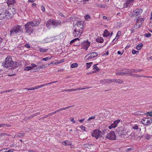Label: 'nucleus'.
Masks as SVG:
<instances>
[{
    "label": "nucleus",
    "mask_w": 152,
    "mask_h": 152,
    "mask_svg": "<svg viewBox=\"0 0 152 152\" xmlns=\"http://www.w3.org/2000/svg\"><path fill=\"white\" fill-rule=\"evenodd\" d=\"M7 4L8 5L14 4L15 1V0H7Z\"/></svg>",
    "instance_id": "nucleus-23"
},
{
    "label": "nucleus",
    "mask_w": 152,
    "mask_h": 152,
    "mask_svg": "<svg viewBox=\"0 0 152 152\" xmlns=\"http://www.w3.org/2000/svg\"><path fill=\"white\" fill-rule=\"evenodd\" d=\"M79 40V38H75L73 40H71L70 42V44H72L75 41H76L77 40Z\"/></svg>",
    "instance_id": "nucleus-40"
},
{
    "label": "nucleus",
    "mask_w": 152,
    "mask_h": 152,
    "mask_svg": "<svg viewBox=\"0 0 152 152\" xmlns=\"http://www.w3.org/2000/svg\"><path fill=\"white\" fill-rule=\"evenodd\" d=\"M132 0H127L125 4H124V7H129L131 4V2Z\"/></svg>",
    "instance_id": "nucleus-20"
},
{
    "label": "nucleus",
    "mask_w": 152,
    "mask_h": 152,
    "mask_svg": "<svg viewBox=\"0 0 152 152\" xmlns=\"http://www.w3.org/2000/svg\"><path fill=\"white\" fill-rule=\"evenodd\" d=\"M41 9L42 10V11L44 12L45 11V7H43V6H42L41 7Z\"/></svg>",
    "instance_id": "nucleus-61"
},
{
    "label": "nucleus",
    "mask_w": 152,
    "mask_h": 152,
    "mask_svg": "<svg viewBox=\"0 0 152 152\" xmlns=\"http://www.w3.org/2000/svg\"><path fill=\"white\" fill-rule=\"evenodd\" d=\"M121 32L120 31H118L117 34H116V38L118 37V38L121 36Z\"/></svg>",
    "instance_id": "nucleus-43"
},
{
    "label": "nucleus",
    "mask_w": 152,
    "mask_h": 152,
    "mask_svg": "<svg viewBox=\"0 0 152 152\" xmlns=\"http://www.w3.org/2000/svg\"><path fill=\"white\" fill-rule=\"evenodd\" d=\"M64 59H62L60 60L59 62L58 63V64H60L64 62Z\"/></svg>",
    "instance_id": "nucleus-60"
},
{
    "label": "nucleus",
    "mask_w": 152,
    "mask_h": 152,
    "mask_svg": "<svg viewBox=\"0 0 152 152\" xmlns=\"http://www.w3.org/2000/svg\"><path fill=\"white\" fill-rule=\"evenodd\" d=\"M31 65L32 66L31 67H32V69L37 66L34 64H31Z\"/></svg>",
    "instance_id": "nucleus-53"
},
{
    "label": "nucleus",
    "mask_w": 152,
    "mask_h": 152,
    "mask_svg": "<svg viewBox=\"0 0 152 152\" xmlns=\"http://www.w3.org/2000/svg\"><path fill=\"white\" fill-rule=\"evenodd\" d=\"M98 53L96 52H93L88 53L86 56L85 59L86 60L98 56Z\"/></svg>",
    "instance_id": "nucleus-7"
},
{
    "label": "nucleus",
    "mask_w": 152,
    "mask_h": 152,
    "mask_svg": "<svg viewBox=\"0 0 152 152\" xmlns=\"http://www.w3.org/2000/svg\"><path fill=\"white\" fill-rule=\"evenodd\" d=\"M85 89L84 88V87L83 88H79L76 89V91H78V90H82Z\"/></svg>",
    "instance_id": "nucleus-57"
},
{
    "label": "nucleus",
    "mask_w": 152,
    "mask_h": 152,
    "mask_svg": "<svg viewBox=\"0 0 152 152\" xmlns=\"http://www.w3.org/2000/svg\"><path fill=\"white\" fill-rule=\"evenodd\" d=\"M13 65V62L12 61L11 57L8 56L5 59V64L4 66V67L8 68L11 66Z\"/></svg>",
    "instance_id": "nucleus-4"
},
{
    "label": "nucleus",
    "mask_w": 152,
    "mask_h": 152,
    "mask_svg": "<svg viewBox=\"0 0 152 152\" xmlns=\"http://www.w3.org/2000/svg\"><path fill=\"white\" fill-rule=\"evenodd\" d=\"M62 144L64 145H71L70 142L68 141H65L64 142H63Z\"/></svg>",
    "instance_id": "nucleus-29"
},
{
    "label": "nucleus",
    "mask_w": 152,
    "mask_h": 152,
    "mask_svg": "<svg viewBox=\"0 0 152 152\" xmlns=\"http://www.w3.org/2000/svg\"><path fill=\"white\" fill-rule=\"evenodd\" d=\"M25 47H26L28 48H30V46L28 44H26L25 45Z\"/></svg>",
    "instance_id": "nucleus-64"
},
{
    "label": "nucleus",
    "mask_w": 152,
    "mask_h": 152,
    "mask_svg": "<svg viewBox=\"0 0 152 152\" xmlns=\"http://www.w3.org/2000/svg\"><path fill=\"white\" fill-rule=\"evenodd\" d=\"M12 15L11 14L6 10H0V20H2L6 18H11Z\"/></svg>",
    "instance_id": "nucleus-2"
},
{
    "label": "nucleus",
    "mask_w": 152,
    "mask_h": 152,
    "mask_svg": "<svg viewBox=\"0 0 152 152\" xmlns=\"http://www.w3.org/2000/svg\"><path fill=\"white\" fill-rule=\"evenodd\" d=\"M112 82H115L121 84L124 83V81L120 79H113L112 80Z\"/></svg>",
    "instance_id": "nucleus-18"
},
{
    "label": "nucleus",
    "mask_w": 152,
    "mask_h": 152,
    "mask_svg": "<svg viewBox=\"0 0 152 152\" xmlns=\"http://www.w3.org/2000/svg\"><path fill=\"white\" fill-rule=\"evenodd\" d=\"M120 122V120L118 119L115 121L113 124H112L110 126H108V128L109 129H111L113 128H115L117 126L118 124Z\"/></svg>",
    "instance_id": "nucleus-11"
},
{
    "label": "nucleus",
    "mask_w": 152,
    "mask_h": 152,
    "mask_svg": "<svg viewBox=\"0 0 152 152\" xmlns=\"http://www.w3.org/2000/svg\"><path fill=\"white\" fill-rule=\"evenodd\" d=\"M78 65V64L76 63H73L71 65V67L72 68H74L77 67Z\"/></svg>",
    "instance_id": "nucleus-34"
},
{
    "label": "nucleus",
    "mask_w": 152,
    "mask_h": 152,
    "mask_svg": "<svg viewBox=\"0 0 152 152\" xmlns=\"http://www.w3.org/2000/svg\"><path fill=\"white\" fill-rule=\"evenodd\" d=\"M143 45L142 44L140 43L138 44L136 47V49L138 50H140L142 46Z\"/></svg>",
    "instance_id": "nucleus-32"
},
{
    "label": "nucleus",
    "mask_w": 152,
    "mask_h": 152,
    "mask_svg": "<svg viewBox=\"0 0 152 152\" xmlns=\"http://www.w3.org/2000/svg\"><path fill=\"white\" fill-rule=\"evenodd\" d=\"M116 38L115 37L114 39L112 41L111 43L112 45H114L115 43V42L118 39V38H117L116 39Z\"/></svg>",
    "instance_id": "nucleus-47"
},
{
    "label": "nucleus",
    "mask_w": 152,
    "mask_h": 152,
    "mask_svg": "<svg viewBox=\"0 0 152 152\" xmlns=\"http://www.w3.org/2000/svg\"><path fill=\"white\" fill-rule=\"evenodd\" d=\"M95 118V116H94L93 117H91L88 119V121H89L92 119H94Z\"/></svg>",
    "instance_id": "nucleus-56"
},
{
    "label": "nucleus",
    "mask_w": 152,
    "mask_h": 152,
    "mask_svg": "<svg viewBox=\"0 0 152 152\" xmlns=\"http://www.w3.org/2000/svg\"><path fill=\"white\" fill-rule=\"evenodd\" d=\"M64 91L71 92L76 91V89H68L67 90H65Z\"/></svg>",
    "instance_id": "nucleus-37"
},
{
    "label": "nucleus",
    "mask_w": 152,
    "mask_h": 152,
    "mask_svg": "<svg viewBox=\"0 0 152 152\" xmlns=\"http://www.w3.org/2000/svg\"><path fill=\"white\" fill-rule=\"evenodd\" d=\"M90 44V42H88V41H86L84 42L83 44V46H85L87 47H89Z\"/></svg>",
    "instance_id": "nucleus-25"
},
{
    "label": "nucleus",
    "mask_w": 152,
    "mask_h": 152,
    "mask_svg": "<svg viewBox=\"0 0 152 152\" xmlns=\"http://www.w3.org/2000/svg\"><path fill=\"white\" fill-rule=\"evenodd\" d=\"M131 16L132 17H133L135 16H137L136 15H135V13H134V11L133 12H132V13H131Z\"/></svg>",
    "instance_id": "nucleus-50"
},
{
    "label": "nucleus",
    "mask_w": 152,
    "mask_h": 152,
    "mask_svg": "<svg viewBox=\"0 0 152 152\" xmlns=\"http://www.w3.org/2000/svg\"><path fill=\"white\" fill-rule=\"evenodd\" d=\"M53 20H50L47 21L46 22V26L47 27L50 29L51 27H53Z\"/></svg>",
    "instance_id": "nucleus-13"
},
{
    "label": "nucleus",
    "mask_w": 152,
    "mask_h": 152,
    "mask_svg": "<svg viewBox=\"0 0 152 152\" xmlns=\"http://www.w3.org/2000/svg\"><path fill=\"white\" fill-rule=\"evenodd\" d=\"M96 41L97 42L102 43L104 41V39L102 37H98L96 39Z\"/></svg>",
    "instance_id": "nucleus-19"
},
{
    "label": "nucleus",
    "mask_w": 152,
    "mask_h": 152,
    "mask_svg": "<svg viewBox=\"0 0 152 152\" xmlns=\"http://www.w3.org/2000/svg\"><path fill=\"white\" fill-rule=\"evenodd\" d=\"M143 71L142 69H130V70H128V72L129 74L130 75V74L132 73H136L140 72Z\"/></svg>",
    "instance_id": "nucleus-10"
},
{
    "label": "nucleus",
    "mask_w": 152,
    "mask_h": 152,
    "mask_svg": "<svg viewBox=\"0 0 152 152\" xmlns=\"http://www.w3.org/2000/svg\"><path fill=\"white\" fill-rule=\"evenodd\" d=\"M51 58V57H47L45 58H43L42 59V60L44 61H47V60L50 59Z\"/></svg>",
    "instance_id": "nucleus-42"
},
{
    "label": "nucleus",
    "mask_w": 152,
    "mask_h": 152,
    "mask_svg": "<svg viewBox=\"0 0 152 152\" xmlns=\"http://www.w3.org/2000/svg\"><path fill=\"white\" fill-rule=\"evenodd\" d=\"M100 133L101 131L98 129H96L93 131L91 135L93 137H94L97 139L100 136Z\"/></svg>",
    "instance_id": "nucleus-8"
},
{
    "label": "nucleus",
    "mask_w": 152,
    "mask_h": 152,
    "mask_svg": "<svg viewBox=\"0 0 152 152\" xmlns=\"http://www.w3.org/2000/svg\"><path fill=\"white\" fill-rule=\"evenodd\" d=\"M96 65L97 64H95L93 66V69L96 70V72H98L100 71V69L96 66Z\"/></svg>",
    "instance_id": "nucleus-28"
},
{
    "label": "nucleus",
    "mask_w": 152,
    "mask_h": 152,
    "mask_svg": "<svg viewBox=\"0 0 152 152\" xmlns=\"http://www.w3.org/2000/svg\"><path fill=\"white\" fill-rule=\"evenodd\" d=\"M93 63V62H89V63H87L86 64V69H88L89 68L91 65V64Z\"/></svg>",
    "instance_id": "nucleus-31"
},
{
    "label": "nucleus",
    "mask_w": 152,
    "mask_h": 152,
    "mask_svg": "<svg viewBox=\"0 0 152 152\" xmlns=\"http://www.w3.org/2000/svg\"><path fill=\"white\" fill-rule=\"evenodd\" d=\"M112 83V80L104 79L100 81V83L102 84H108Z\"/></svg>",
    "instance_id": "nucleus-14"
},
{
    "label": "nucleus",
    "mask_w": 152,
    "mask_h": 152,
    "mask_svg": "<svg viewBox=\"0 0 152 152\" xmlns=\"http://www.w3.org/2000/svg\"><path fill=\"white\" fill-rule=\"evenodd\" d=\"M110 33L107 29H105L103 34V36L105 37H107L110 35Z\"/></svg>",
    "instance_id": "nucleus-22"
},
{
    "label": "nucleus",
    "mask_w": 152,
    "mask_h": 152,
    "mask_svg": "<svg viewBox=\"0 0 152 152\" xmlns=\"http://www.w3.org/2000/svg\"><path fill=\"white\" fill-rule=\"evenodd\" d=\"M59 15L61 16L62 17H64V15H63V14L61 12H60L59 13Z\"/></svg>",
    "instance_id": "nucleus-62"
},
{
    "label": "nucleus",
    "mask_w": 152,
    "mask_h": 152,
    "mask_svg": "<svg viewBox=\"0 0 152 152\" xmlns=\"http://www.w3.org/2000/svg\"><path fill=\"white\" fill-rule=\"evenodd\" d=\"M80 128L82 130H83V131H86L85 130V127L84 126H82L80 127Z\"/></svg>",
    "instance_id": "nucleus-54"
},
{
    "label": "nucleus",
    "mask_w": 152,
    "mask_h": 152,
    "mask_svg": "<svg viewBox=\"0 0 152 152\" xmlns=\"http://www.w3.org/2000/svg\"><path fill=\"white\" fill-rule=\"evenodd\" d=\"M61 23V20H59L58 21L53 20V27L55 28L56 26L60 25Z\"/></svg>",
    "instance_id": "nucleus-15"
},
{
    "label": "nucleus",
    "mask_w": 152,
    "mask_h": 152,
    "mask_svg": "<svg viewBox=\"0 0 152 152\" xmlns=\"http://www.w3.org/2000/svg\"><path fill=\"white\" fill-rule=\"evenodd\" d=\"M151 34L149 33H146L144 35V36L145 37H151Z\"/></svg>",
    "instance_id": "nucleus-41"
},
{
    "label": "nucleus",
    "mask_w": 152,
    "mask_h": 152,
    "mask_svg": "<svg viewBox=\"0 0 152 152\" xmlns=\"http://www.w3.org/2000/svg\"><path fill=\"white\" fill-rule=\"evenodd\" d=\"M21 27L18 25H16L12 27L10 31V36H13L21 31Z\"/></svg>",
    "instance_id": "nucleus-3"
},
{
    "label": "nucleus",
    "mask_w": 152,
    "mask_h": 152,
    "mask_svg": "<svg viewBox=\"0 0 152 152\" xmlns=\"http://www.w3.org/2000/svg\"><path fill=\"white\" fill-rule=\"evenodd\" d=\"M48 85V84L47 83H46L45 84H42V85H41L40 86H39L38 87H39V88H41L42 87H43L45 86H47Z\"/></svg>",
    "instance_id": "nucleus-49"
},
{
    "label": "nucleus",
    "mask_w": 152,
    "mask_h": 152,
    "mask_svg": "<svg viewBox=\"0 0 152 152\" xmlns=\"http://www.w3.org/2000/svg\"><path fill=\"white\" fill-rule=\"evenodd\" d=\"M115 74L116 75L124 76L126 75L127 74H129V73L126 72H116L115 73Z\"/></svg>",
    "instance_id": "nucleus-21"
},
{
    "label": "nucleus",
    "mask_w": 152,
    "mask_h": 152,
    "mask_svg": "<svg viewBox=\"0 0 152 152\" xmlns=\"http://www.w3.org/2000/svg\"><path fill=\"white\" fill-rule=\"evenodd\" d=\"M49 116H50V115H49V114L48 115H46L45 116H44L43 117H42L41 118V119L45 118H46L48 117Z\"/></svg>",
    "instance_id": "nucleus-59"
},
{
    "label": "nucleus",
    "mask_w": 152,
    "mask_h": 152,
    "mask_svg": "<svg viewBox=\"0 0 152 152\" xmlns=\"http://www.w3.org/2000/svg\"><path fill=\"white\" fill-rule=\"evenodd\" d=\"M25 89H26L28 91V90H34L33 87H31V88H25Z\"/></svg>",
    "instance_id": "nucleus-55"
},
{
    "label": "nucleus",
    "mask_w": 152,
    "mask_h": 152,
    "mask_svg": "<svg viewBox=\"0 0 152 152\" xmlns=\"http://www.w3.org/2000/svg\"><path fill=\"white\" fill-rule=\"evenodd\" d=\"M134 150V149L132 148H128L126 150V151H132Z\"/></svg>",
    "instance_id": "nucleus-51"
},
{
    "label": "nucleus",
    "mask_w": 152,
    "mask_h": 152,
    "mask_svg": "<svg viewBox=\"0 0 152 152\" xmlns=\"http://www.w3.org/2000/svg\"><path fill=\"white\" fill-rule=\"evenodd\" d=\"M48 49H46L43 48H40L39 49V50L41 52L44 53L46 52L48 50Z\"/></svg>",
    "instance_id": "nucleus-26"
},
{
    "label": "nucleus",
    "mask_w": 152,
    "mask_h": 152,
    "mask_svg": "<svg viewBox=\"0 0 152 152\" xmlns=\"http://www.w3.org/2000/svg\"><path fill=\"white\" fill-rule=\"evenodd\" d=\"M132 52L133 54H136L137 52H139L138 51L135 50H132Z\"/></svg>",
    "instance_id": "nucleus-52"
},
{
    "label": "nucleus",
    "mask_w": 152,
    "mask_h": 152,
    "mask_svg": "<svg viewBox=\"0 0 152 152\" xmlns=\"http://www.w3.org/2000/svg\"><path fill=\"white\" fill-rule=\"evenodd\" d=\"M116 136L114 131H111L105 135V138L110 140H115Z\"/></svg>",
    "instance_id": "nucleus-5"
},
{
    "label": "nucleus",
    "mask_w": 152,
    "mask_h": 152,
    "mask_svg": "<svg viewBox=\"0 0 152 152\" xmlns=\"http://www.w3.org/2000/svg\"><path fill=\"white\" fill-rule=\"evenodd\" d=\"M39 23V22L37 20L28 22L25 25L26 32L29 34L33 33L34 30V26H38Z\"/></svg>",
    "instance_id": "nucleus-1"
},
{
    "label": "nucleus",
    "mask_w": 152,
    "mask_h": 152,
    "mask_svg": "<svg viewBox=\"0 0 152 152\" xmlns=\"http://www.w3.org/2000/svg\"><path fill=\"white\" fill-rule=\"evenodd\" d=\"M142 120L143 122L142 123L143 124H144L145 121H146V124H145L146 125H148L152 123V118H145Z\"/></svg>",
    "instance_id": "nucleus-12"
},
{
    "label": "nucleus",
    "mask_w": 152,
    "mask_h": 152,
    "mask_svg": "<svg viewBox=\"0 0 152 152\" xmlns=\"http://www.w3.org/2000/svg\"><path fill=\"white\" fill-rule=\"evenodd\" d=\"M9 135L7 133H1L0 134V137H3V136H8Z\"/></svg>",
    "instance_id": "nucleus-35"
},
{
    "label": "nucleus",
    "mask_w": 152,
    "mask_h": 152,
    "mask_svg": "<svg viewBox=\"0 0 152 152\" xmlns=\"http://www.w3.org/2000/svg\"><path fill=\"white\" fill-rule=\"evenodd\" d=\"M41 63L40 62H38L37 63V66H39V69H42L46 67L45 65V64H42V65H41Z\"/></svg>",
    "instance_id": "nucleus-24"
},
{
    "label": "nucleus",
    "mask_w": 152,
    "mask_h": 152,
    "mask_svg": "<svg viewBox=\"0 0 152 152\" xmlns=\"http://www.w3.org/2000/svg\"><path fill=\"white\" fill-rule=\"evenodd\" d=\"M20 65V63L16 62L14 63H13V66L12 67H13L14 69H15L17 67H18Z\"/></svg>",
    "instance_id": "nucleus-27"
},
{
    "label": "nucleus",
    "mask_w": 152,
    "mask_h": 152,
    "mask_svg": "<svg viewBox=\"0 0 152 152\" xmlns=\"http://www.w3.org/2000/svg\"><path fill=\"white\" fill-rule=\"evenodd\" d=\"M86 20H89L91 19V17L89 15H87L85 17Z\"/></svg>",
    "instance_id": "nucleus-33"
},
{
    "label": "nucleus",
    "mask_w": 152,
    "mask_h": 152,
    "mask_svg": "<svg viewBox=\"0 0 152 152\" xmlns=\"http://www.w3.org/2000/svg\"><path fill=\"white\" fill-rule=\"evenodd\" d=\"M142 12V10L141 9H138L134 10V12L135 15H138L140 14Z\"/></svg>",
    "instance_id": "nucleus-17"
},
{
    "label": "nucleus",
    "mask_w": 152,
    "mask_h": 152,
    "mask_svg": "<svg viewBox=\"0 0 152 152\" xmlns=\"http://www.w3.org/2000/svg\"><path fill=\"white\" fill-rule=\"evenodd\" d=\"M107 133V130L106 129L103 130L101 132L100 137H102L103 139L105 138V136L104 135Z\"/></svg>",
    "instance_id": "nucleus-16"
},
{
    "label": "nucleus",
    "mask_w": 152,
    "mask_h": 152,
    "mask_svg": "<svg viewBox=\"0 0 152 152\" xmlns=\"http://www.w3.org/2000/svg\"><path fill=\"white\" fill-rule=\"evenodd\" d=\"M7 149H3L0 150V152H7Z\"/></svg>",
    "instance_id": "nucleus-63"
},
{
    "label": "nucleus",
    "mask_w": 152,
    "mask_h": 152,
    "mask_svg": "<svg viewBox=\"0 0 152 152\" xmlns=\"http://www.w3.org/2000/svg\"><path fill=\"white\" fill-rule=\"evenodd\" d=\"M73 106H74L73 105V106H70L67 107H66L61 108V109H60L59 110H57V111H58V112H60V111H61V110H65L66 109L69 108L70 107H73Z\"/></svg>",
    "instance_id": "nucleus-30"
},
{
    "label": "nucleus",
    "mask_w": 152,
    "mask_h": 152,
    "mask_svg": "<svg viewBox=\"0 0 152 152\" xmlns=\"http://www.w3.org/2000/svg\"><path fill=\"white\" fill-rule=\"evenodd\" d=\"M88 47H87L85 46H83V48L84 49L86 50H87L88 49Z\"/></svg>",
    "instance_id": "nucleus-58"
},
{
    "label": "nucleus",
    "mask_w": 152,
    "mask_h": 152,
    "mask_svg": "<svg viewBox=\"0 0 152 152\" xmlns=\"http://www.w3.org/2000/svg\"><path fill=\"white\" fill-rule=\"evenodd\" d=\"M32 69L31 66H27L24 68V70L25 71H28L31 70Z\"/></svg>",
    "instance_id": "nucleus-36"
},
{
    "label": "nucleus",
    "mask_w": 152,
    "mask_h": 152,
    "mask_svg": "<svg viewBox=\"0 0 152 152\" xmlns=\"http://www.w3.org/2000/svg\"><path fill=\"white\" fill-rule=\"evenodd\" d=\"M24 134L23 133H19L17 134V137H22L24 136Z\"/></svg>",
    "instance_id": "nucleus-38"
},
{
    "label": "nucleus",
    "mask_w": 152,
    "mask_h": 152,
    "mask_svg": "<svg viewBox=\"0 0 152 152\" xmlns=\"http://www.w3.org/2000/svg\"><path fill=\"white\" fill-rule=\"evenodd\" d=\"M130 76H135V77L136 78H137L138 77H140L141 76L138 75H137L136 74H130Z\"/></svg>",
    "instance_id": "nucleus-45"
},
{
    "label": "nucleus",
    "mask_w": 152,
    "mask_h": 152,
    "mask_svg": "<svg viewBox=\"0 0 152 152\" xmlns=\"http://www.w3.org/2000/svg\"><path fill=\"white\" fill-rule=\"evenodd\" d=\"M83 32V29H80L79 28H76L74 30L73 32V35L75 37H78L80 36Z\"/></svg>",
    "instance_id": "nucleus-6"
},
{
    "label": "nucleus",
    "mask_w": 152,
    "mask_h": 152,
    "mask_svg": "<svg viewBox=\"0 0 152 152\" xmlns=\"http://www.w3.org/2000/svg\"><path fill=\"white\" fill-rule=\"evenodd\" d=\"M83 22L82 21H78L76 24L75 25L76 28H79L80 29H83Z\"/></svg>",
    "instance_id": "nucleus-9"
},
{
    "label": "nucleus",
    "mask_w": 152,
    "mask_h": 152,
    "mask_svg": "<svg viewBox=\"0 0 152 152\" xmlns=\"http://www.w3.org/2000/svg\"><path fill=\"white\" fill-rule=\"evenodd\" d=\"M96 6L100 8H104L105 7L104 6V5L99 4H96Z\"/></svg>",
    "instance_id": "nucleus-39"
},
{
    "label": "nucleus",
    "mask_w": 152,
    "mask_h": 152,
    "mask_svg": "<svg viewBox=\"0 0 152 152\" xmlns=\"http://www.w3.org/2000/svg\"><path fill=\"white\" fill-rule=\"evenodd\" d=\"M132 128L134 129H138V126L137 125H134L132 126Z\"/></svg>",
    "instance_id": "nucleus-44"
},
{
    "label": "nucleus",
    "mask_w": 152,
    "mask_h": 152,
    "mask_svg": "<svg viewBox=\"0 0 152 152\" xmlns=\"http://www.w3.org/2000/svg\"><path fill=\"white\" fill-rule=\"evenodd\" d=\"M144 18H140L137 19V23L140 21H144Z\"/></svg>",
    "instance_id": "nucleus-48"
},
{
    "label": "nucleus",
    "mask_w": 152,
    "mask_h": 152,
    "mask_svg": "<svg viewBox=\"0 0 152 152\" xmlns=\"http://www.w3.org/2000/svg\"><path fill=\"white\" fill-rule=\"evenodd\" d=\"M146 114L147 116H148V115L150 116L151 117H152V111L150 112H148L146 113Z\"/></svg>",
    "instance_id": "nucleus-46"
}]
</instances>
